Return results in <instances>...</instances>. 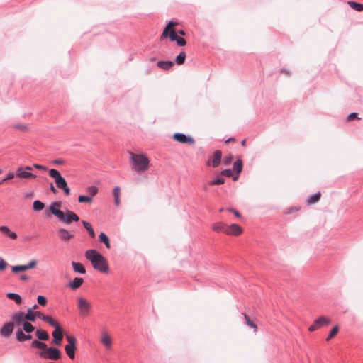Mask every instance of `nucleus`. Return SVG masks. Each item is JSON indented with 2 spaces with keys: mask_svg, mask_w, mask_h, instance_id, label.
Returning a JSON list of instances; mask_svg holds the SVG:
<instances>
[{
  "mask_svg": "<svg viewBox=\"0 0 363 363\" xmlns=\"http://www.w3.org/2000/svg\"><path fill=\"white\" fill-rule=\"evenodd\" d=\"M120 192L121 189L119 186H115L113 189V196L114 197V203L116 206H118L121 203L120 201Z\"/></svg>",
  "mask_w": 363,
  "mask_h": 363,
  "instance_id": "c85d7f7f",
  "label": "nucleus"
},
{
  "mask_svg": "<svg viewBox=\"0 0 363 363\" xmlns=\"http://www.w3.org/2000/svg\"><path fill=\"white\" fill-rule=\"evenodd\" d=\"M7 266V262L3 258H0V271L5 270Z\"/></svg>",
  "mask_w": 363,
  "mask_h": 363,
  "instance_id": "09e8293b",
  "label": "nucleus"
},
{
  "mask_svg": "<svg viewBox=\"0 0 363 363\" xmlns=\"http://www.w3.org/2000/svg\"><path fill=\"white\" fill-rule=\"evenodd\" d=\"M51 326L55 328V330L52 333L53 337L52 343L60 346L62 344L63 338L62 329L61 328L60 323L55 320H54L53 325Z\"/></svg>",
  "mask_w": 363,
  "mask_h": 363,
  "instance_id": "423d86ee",
  "label": "nucleus"
},
{
  "mask_svg": "<svg viewBox=\"0 0 363 363\" xmlns=\"http://www.w3.org/2000/svg\"><path fill=\"white\" fill-rule=\"evenodd\" d=\"M227 226L228 225L223 222H217L213 225L212 229L215 232L224 233L226 234Z\"/></svg>",
  "mask_w": 363,
  "mask_h": 363,
  "instance_id": "412c9836",
  "label": "nucleus"
},
{
  "mask_svg": "<svg viewBox=\"0 0 363 363\" xmlns=\"http://www.w3.org/2000/svg\"><path fill=\"white\" fill-rule=\"evenodd\" d=\"M38 308V306L37 304H34L31 308H33V309H37Z\"/></svg>",
  "mask_w": 363,
  "mask_h": 363,
  "instance_id": "774afa93",
  "label": "nucleus"
},
{
  "mask_svg": "<svg viewBox=\"0 0 363 363\" xmlns=\"http://www.w3.org/2000/svg\"><path fill=\"white\" fill-rule=\"evenodd\" d=\"M29 279V277L26 275V274H23L20 277V279L22 280V281H26Z\"/></svg>",
  "mask_w": 363,
  "mask_h": 363,
  "instance_id": "052dcab7",
  "label": "nucleus"
},
{
  "mask_svg": "<svg viewBox=\"0 0 363 363\" xmlns=\"http://www.w3.org/2000/svg\"><path fill=\"white\" fill-rule=\"evenodd\" d=\"M14 324L13 322L5 323L0 329V335L4 337H9L13 333Z\"/></svg>",
  "mask_w": 363,
  "mask_h": 363,
  "instance_id": "f8f14e48",
  "label": "nucleus"
},
{
  "mask_svg": "<svg viewBox=\"0 0 363 363\" xmlns=\"http://www.w3.org/2000/svg\"><path fill=\"white\" fill-rule=\"evenodd\" d=\"M185 58H186V53L184 51H182L177 57H176V59H175V61L178 64V65H182L184 64V61H185Z\"/></svg>",
  "mask_w": 363,
  "mask_h": 363,
  "instance_id": "58836bf2",
  "label": "nucleus"
},
{
  "mask_svg": "<svg viewBox=\"0 0 363 363\" xmlns=\"http://www.w3.org/2000/svg\"><path fill=\"white\" fill-rule=\"evenodd\" d=\"M281 72L285 73L286 74H289V71L286 70V69H282Z\"/></svg>",
  "mask_w": 363,
  "mask_h": 363,
  "instance_id": "69168bd1",
  "label": "nucleus"
},
{
  "mask_svg": "<svg viewBox=\"0 0 363 363\" xmlns=\"http://www.w3.org/2000/svg\"><path fill=\"white\" fill-rule=\"evenodd\" d=\"M65 352H66L67 356L71 359H74L75 358V351L77 350L76 346L65 345Z\"/></svg>",
  "mask_w": 363,
  "mask_h": 363,
  "instance_id": "cd10ccee",
  "label": "nucleus"
},
{
  "mask_svg": "<svg viewBox=\"0 0 363 363\" xmlns=\"http://www.w3.org/2000/svg\"><path fill=\"white\" fill-rule=\"evenodd\" d=\"M33 167L37 169H40V170H44V171L47 170V167L45 166L38 164H34Z\"/></svg>",
  "mask_w": 363,
  "mask_h": 363,
  "instance_id": "6e6d98bb",
  "label": "nucleus"
},
{
  "mask_svg": "<svg viewBox=\"0 0 363 363\" xmlns=\"http://www.w3.org/2000/svg\"><path fill=\"white\" fill-rule=\"evenodd\" d=\"M348 4L350 6L357 11H363V4H360L356 1H348Z\"/></svg>",
  "mask_w": 363,
  "mask_h": 363,
  "instance_id": "f704fd0d",
  "label": "nucleus"
},
{
  "mask_svg": "<svg viewBox=\"0 0 363 363\" xmlns=\"http://www.w3.org/2000/svg\"><path fill=\"white\" fill-rule=\"evenodd\" d=\"M221 158H222V152L220 150H216L213 152L212 160H208L206 162V165L212 166L214 168L218 167L220 164Z\"/></svg>",
  "mask_w": 363,
  "mask_h": 363,
  "instance_id": "9b49d317",
  "label": "nucleus"
},
{
  "mask_svg": "<svg viewBox=\"0 0 363 363\" xmlns=\"http://www.w3.org/2000/svg\"><path fill=\"white\" fill-rule=\"evenodd\" d=\"M244 316H245V321H246V324L250 327H252V328H254L255 330L257 328V325L256 324H255L250 318V317L246 315V314H243Z\"/></svg>",
  "mask_w": 363,
  "mask_h": 363,
  "instance_id": "a18cd8bd",
  "label": "nucleus"
},
{
  "mask_svg": "<svg viewBox=\"0 0 363 363\" xmlns=\"http://www.w3.org/2000/svg\"><path fill=\"white\" fill-rule=\"evenodd\" d=\"M347 121H352V120H354L355 118H358L357 117V113H350L348 116H347Z\"/></svg>",
  "mask_w": 363,
  "mask_h": 363,
  "instance_id": "864d4df0",
  "label": "nucleus"
},
{
  "mask_svg": "<svg viewBox=\"0 0 363 363\" xmlns=\"http://www.w3.org/2000/svg\"><path fill=\"white\" fill-rule=\"evenodd\" d=\"M34 315L35 316V318L38 317L40 320L48 323L50 325H53L54 324L55 319L48 315H45L40 311H34Z\"/></svg>",
  "mask_w": 363,
  "mask_h": 363,
  "instance_id": "f3484780",
  "label": "nucleus"
},
{
  "mask_svg": "<svg viewBox=\"0 0 363 363\" xmlns=\"http://www.w3.org/2000/svg\"><path fill=\"white\" fill-rule=\"evenodd\" d=\"M92 201V198L86 195H79L78 197V201L79 203H89Z\"/></svg>",
  "mask_w": 363,
  "mask_h": 363,
  "instance_id": "a19ab883",
  "label": "nucleus"
},
{
  "mask_svg": "<svg viewBox=\"0 0 363 363\" xmlns=\"http://www.w3.org/2000/svg\"><path fill=\"white\" fill-rule=\"evenodd\" d=\"M235 139L234 138H228V140H226L225 143L226 144H228V143H230V142H232V141H235Z\"/></svg>",
  "mask_w": 363,
  "mask_h": 363,
  "instance_id": "680f3d73",
  "label": "nucleus"
},
{
  "mask_svg": "<svg viewBox=\"0 0 363 363\" xmlns=\"http://www.w3.org/2000/svg\"><path fill=\"white\" fill-rule=\"evenodd\" d=\"M62 190L64 191V193H65V194L66 196L69 195V194H70V189H69V187L67 185H66L65 187H63L62 189Z\"/></svg>",
  "mask_w": 363,
  "mask_h": 363,
  "instance_id": "13d9d810",
  "label": "nucleus"
},
{
  "mask_svg": "<svg viewBox=\"0 0 363 363\" xmlns=\"http://www.w3.org/2000/svg\"><path fill=\"white\" fill-rule=\"evenodd\" d=\"M44 207H45L44 203L39 200L34 201V202L33 203V210L36 211H40L43 210L44 208Z\"/></svg>",
  "mask_w": 363,
  "mask_h": 363,
  "instance_id": "4c0bfd02",
  "label": "nucleus"
},
{
  "mask_svg": "<svg viewBox=\"0 0 363 363\" xmlns=\"http://www.w3.org/2000/svg\"><path fill=\"white\" fill-rule=\"evenodd\" d=\"M0 231L11 239L14 240L17 238V234L15 232H12L7 226H0Z\"/></svg>",
  "mask_w": 363,
  "mask_h": 363,
  "instance_id": "a878e982",
  "label": "nucleus"
},
{
  "mask_svg": "<svg viewBox=\"0 0 363 363\" xmlns=\"http://www.w3.org/2000/svg\"><path fill=\"white\" fill-rule=\"evenodd\" d=\"M50 189L54 194H56L57 192V189H55V187L54 186V185L52 183L50 184Z\"/></svg>",
  "mask_w": 363,
  "mask_h": 363,
  "instance_id": "bf43d9fd",
  "label": "nucleus"
},
{
  "mask_svg": "<svg viewBox=\"0 0 363 363\" xmlns=\"http://www.w3.org/2000/svg\"><path fill=\"white\" fill-rule=\"evenodd\" d=\"M58 233L60 239L64 240H69L74 238V234L71 233L69 230L65 228H60Z\"/></svg>",
  "mask_w": 363,
  "mask_h": 363,
  "instance_id": "b1692460",
  "label": "nucleus"
},
{
  "mask_svg": "<svg viewBox=\"0 0 363 363\" xmlns=\"http://www.w3.org/2000/svg\"><path fill=\"white\" fill-rule=\"evenodd\" d=\"M23 331L26 333H30L35 330V327L28 321L23 323Z\"/></svg>",
  "mask_w": 363,
  "mask_h": 363,
  "instance_id": "c9c22d12",
  "label": "nucleus"
},
{
  "mask_svg": "<svg viewBox=\"0 0 363 363\" xmlns=\"http://www.w3.org/2000/svg\"><path fill=\"white\" fill-rule=\"evenodd\" d=\"M49 175L50 177L55 179V182L57 188L62 189L67 185L65 179L62 177L60 172L55 169H50L49 170Z\"/></svg>",
  "mask_w": 363,
  "mask_h": 363,
  "instance_id": "0eeeda50",
  "label": "nucleus"
},
{
  "mask_svg": "<svg viewBox=\"0 0 363 363\" xmlns=\"http://www.w3.org/2000/svg\"><path fill=\"white\" fill-rule=\"evenodd\" d=\"M66 339L68 342V344L67 345L76 346L77 340L74 336L67 335Z\"/></svg>",
  "mask_w": 363,
  "mask_h": 363,
  "instance_id": "37998d69",
  "label": "nucleus"
},
{
  "mask_svg": "<svg viewBox=\"0 0 363 363\" xmlns=\"http://www.w3.org/2000/svg\"><path fill=\"white\" fill-rule=\"evenodd\" d=\"M23 318H25L26 321L35 322V316L34 315V311H33V308H28L27 310V313L24 314Z\"/></svg>",
  "mask_w": 363,
  "mask_h": 363,
  "instance_id": "473e14b6",
  "label": "nucleus"
},
{
  "mask_svg": "<svg viewBox=\"0 0 363 363\" xmlns=\"http://www.w3.org/2000/svg\"><path fill=\"white\" fill-rule=\"evenodd\" d=\"M38 303L42 306H45L47 303V298L42 295H39L37 298Z\"/></svg>",
  "mask_w": 363,
  "mask_h": 363,
  "instance_id": "c03bdc74",
  "label": "nucleus"
},
{
  "mask_svg": "<svg viewBox=\"0 0 363 363\" xmlns=\"http://www.w3.org/2000/svg\"><path fill=\"white\" fill-rule=\"evenodd\" d=\"M320 199V193L317 192L314 194L311 195L307 199V203L308 205L314 204L318 202Z\"/></svg>",
  "mask_w": 363,
  "mask_h": 363,
  "instance_id": "2f4dec72",
  "label": "nucleus"
},
{
  "mask_svg": "<svg viewBox=\"0 0 363 363\" xmlns=\"http://www.w3.org/2000/svg\"><path fill=\"white\" fill-rule=\"evenodd\" d=\"M77 302L79 315L83 318L89 316L91 310V303L82 297L77 298Z\"/></svg>",
  "mask_w": 363,
  "mask_h": 363,
  "instance_id": "39448f33",
  "label": "nucleus"
},
{
  "mask_svg": "<svg viewBox=\"0 0 363 363\" xmlns=\"http://www.w3.org/2000/svg\"><path fill=\"white\" fill-rule=\"evenodd\" d=\"M16 176L19 178H35L36 177L35 174L31 173L30 172H27L22 167L17 169V170L16 172Z\"/></svg>",
  "mask_w": 363,
  "mask_h": 363,
  "instance_id": "dca6fc26",
  "label": "nucleus"
},
{
  "mask_svg": "<svg viewBox=\"0 0 363 363\" xmlns=\"http://www.w3.org/2000/svg\"><path fill=\"white\" fill-rule=\"evenodd\" d=\"M32 338H33V336L30 334H29V333L25 334L24 331H23V330H21V329H18L16 331V339L18 342H23L26 340H31Z\"/></svg>",
  "mask_w": 363,
  "mask_h": 363,
  "instance_id": "2eb2a0df",
  "label": "nucleus"
},
{
  "mask_svg": "<svg viewBox=\"0 0 363 363\" xmlns=\"http://www.w3.org/2000/svg\"><path fill=\"white\" fill-rule=\"evenodd\" d=\"M25 169V170H26L27 172H30V170H32V167L30 166H26L25 167H23Z\"/></svg>",
  "mask_w": 363,
  "mask_h": 363,
  "instance_id": "0e129e2a",
  "label": "nucleus"
},
{
  "mask_svg": "<svg viewBox=\"0 0 363 363\" xmlns=\"http://www.w3.org/2000/svg\"><path fill=\"white\" fill-rule=\"evenodd\" d=\"M14 128H16L17 129H19V130H26L27 129L26 125H23V124L14 125Z\"/></svg>",
  "mask_w": 363,
  "mask_h": 363,
  "instance_id": "4d7b16f0",
  "label": "nucleus"
},
{
  "mask_svg": "<svg viewBox=\"0 0 363 363\" xmlns=\"http://www.w3.org/2000/svg\"><path fill=\"white\" fill-rule=\"evenodd\" d=\"M225 183V179L223 177H218L209 181L210 185H219Z\"/></svg>",
  "mask_w": 363,
  "mask_h": 363,
  "instance_id": "ea45409f",
  "label": "nucleus"
},
{
  "mask_svg": "<svg viewBox=\"0 0 363 363\" xmlns=\"http://www.w3.org/2000/svg\"><path fill=\"white\" fill-rule=\"evenodd\" d=\"M242 232V228L235 223L227 226L226 235L238 236Z\"/></svg>",
  "mask_w": 363,
  "mask_h": 363,
  "instance_id": "4468645a",
  "label": "nucleus"
},
{
  "mask_svg": "<svg viewBox=\"0 0 363 363\" xmlns=\"http://www.w3.org/2000/svg\"><path fill=\"white\" fill-rule=\"evenodd\" d=\"M169 38L171 41H175L179 46H185L186 44V40L180 36H178L174 29L170 30Z\"/></svg>",
  "mask_w": 363,
  "mask_h": 363,
  "instance_id": "ddd939ff",
  "label": "nucleus"
},
{
  "mask_svg": "<svg viewBox=\"0 0 363 363\" xmlns=\"http://www.w3.org/2000/svg\"><path fill=\"white\" fill-rule=\"evenodd\" d=\"M241 145H242V146H245V145H246V140H243L241 142Z\"/></svg>",
  "mask_w": 363,
  "mask_h": 363,
  "instance_id": "338daca9",
  "label": "nucleus"
},
{
  "mask_svg": "<svg viewBox=\"0 0 363 363\" xmlns=\"http://www.w3.org/2000/svg\"><path fill=\"white\" fill-rule=\"evenodd\" d=\"M220 174L225 177H233V170L230 169H225L220 172Z\"/></svg>",
  "mask_w": 363,
  "mask_h": 363,
  "instance_id": "49530a36",
  "label": "nucleus"
},
{
  "mask_svg": "<svg viewBox=\"0 0 363 363\" xmlns=\"http://www.w3.org/2000/svg\"><path fill=\"white\" fill-rule=\"evenodd\" d=\"M65 161L62 159H55L52 161V164H63Z\"/></svg>",
  "mask_w": 363,
  "mask_h": 363,
  "instance_id": "5fc2aeb1",
  "label": "nucleus"
},
{
  "mask_svg": "<svg viewBox=\"0 0 363 363\" xmlns=\"http://www.w3.org/2000/svg\"><path fill=\"white\" fill-rule=\"evenodd\" d=\"M82 223L84 228L89 232L90 237L92 238H95V233L91 225L89 222L85 220H82Z\"/></svg>",
  "mask_w": 363,
  "mask_h": 363,
  "instance_id": "72a5a7b5",
  "label": "nucleus"
},
{
  "mask_svg": "<svg viewBox=\"0 0 363 363\" xmlns=\"http://www.w3.org/2000/svg\"><path fill=\"white\" fill-rule=\"evenodd\" d=\"M36 264H37V260L32 259L27 264L16 265V266L11 267V271L13 273H18L21 272H24L26 270L33 268Z\"/></svg>",
  "mask_w": 363,
  "mask_h": 363,
  "instance_id": "9d476101",
  "label": "nucleus"
},
{
  "mask_svg": "<svg viewBox=\"0 0 363 363\" xmlns=\"http://www.w3.org/2000/svg\"><path fill=\"white\" fill-rule=\"evenodd\" d=\"M30 346L33 348L43 349V351L38 352L39 356L43 359L55 361L61 358L62 352L60 349L54 347H47V345L43 342L34 340L32 341Z\"/></svg>",
  "mask_w": 363,
  "mask_h": 363,
  "instance_id": "f03ea898",
  "label": "nucleus"
},
{
  "mask_svg": "<svg viewBox=\"0 0 363 363\" xmlns=\"http://www.w3.org/2000/svg\"><path fill=\"white\" fill-rule=\"evenodd\" d=\"M227 210L228 211L233 213L237 218H241L240 213L236 209L229 208Z\"/></svg>",
  "mask_w": 363,
  "mask_h": 363,
  "instance_id": "3c124183",
  "label": "nucleus"
},
{
  "mask_svg": "<svg viewBox=\"0 0 363 363\" xmlns=\"http://www.w3.org/2000/svg\"><path fill=\"white\" fill-rule=\"evenodd\" d=\"M330 323V319H329L326 317H324V316H320L314 320L313 324L310 325V327L308 328V330L310 332H313V331L316 330L318 328L323 327V326H326V325H329Z\"/></svg>",
  "mask_w": 363,
  "mask_h": 363,
  "instance_id": "1a4fd4ad",
  "label": "nucleus"
},
{
  "mask_svg": "<svg viewBox=\"0 0 363 363\" xmlns=\"http://www.w3.org/2000/svg\"><path fill=\"white\" fill-rule=\"evenodd\" d=\"M233 160V156L231 155H229L228 156H225L224 157V164L225 165H228L231 163Z\"/></svg>",
  "mask_w": 363,
  "mask_h": 363,
  "instance_id": "603ef678",
  "label": "nucleus"
},
{
  "mask_svg": "<svg viewBox=\"0 0 363 363\" xmlns=\"http://www.w3.org/2000/svg\"><path fill=\"white\" fill-rule=\"evenodd\" d=\"M15 176H16V173L9 172L6 174V176L2 180H1V181L2 184H3L4 182H5L7 180L12 179L13 178H14Z\"/></svg>",
  "mask_w": 363,
  "mask_h": 363,
  "instance_id": "de8ad7c7",
  "label": "nucleus"
},
{
  "mask_svg": "<svg viewBox=\"0 0 363 363\" xmlns=\"http://www.w3.org/2000/svg\"><path fill=\"white\" fill-rule=\"evenodd\" d=\"M177 25V22H174L173 21H170L167 24L166 27L163 30V32L160 36V40H162L164 38L169 36V33H170V30L173 29L172 27Z\"/></svg>",
  "mask_w": 363,
  "mask_h": 363,
  "instance_id": "4be33fe9",
  "label": "nucleus"
},
{
  "mask_svg": "<svg viewBox=\"0 0 363 363\" xmlns=\"http://www.w3.org/2000/svg\"><path fill=\"white\" fill-rule=\"evenodd\" d=\"M86 258L89 260L94 269L107 273L108 264L105 257L95 249L87 250L85 252Z\"/></svg>",
  "mask_w": 363,
  "mask_h": 363,
  "instance_id": "f257e3e1",
  "label": "nucleus"
},
{
  "mask_svg": "<svg viewBox=\"0 0 363 363\" xmlns=\"http://www.w3.org/2000/svg\"><path fill=\"white\" fill-rule=\"evenodd\" d=\"M99 239L100 242H103L106 245L107 249L111 248L109 238L104 232H101L99 235Z\"/></svg>",
  "mask_w": 363,
  "mask_h": 363,
  "instance_id": "7c9ffc66",
  "label": "nucleus"
},
{
  "mask_svg": "<svg viewBox=\"0 0 363 363\" xmlns=\"http://www.w3.org/2000/svg\"><path fill=\"white\" fill-rule=\"evenodd\" d=\"M60 206V202H55L49 207L50 212L56 216L60 221L66 224H70L72 221L78 222L79 220V217L74 212L67 209L66 213H65L56 207H59Z\"/></svg>",
  "mask_w": 363,
  "mask_h": 363,
  "instance_id": "7ed1b4c3",
  "label": "nucleus"
},
{
  "mask_svg": "<svg viewBox=\"0 0 363 363\" xmlns=\"http://www.w3.org/2000/svg\"><path fill=\"white\" fill-rule=\"evenodd\" d=\"M233 170L236 172L237 175L233 177V180L235 181L238 178V175L242 170V161L238 158L233 164Z\"/></svg>",
  "mask_w": 363,
  "mask_h": 363,
  "instance_id": "aec40b11",
  "label": "nucleus"
},
{
  "mask_svg": "<svg viewBox=\"0 0 363 363\" xmlns=\"http://www.w3.org/2000/svg\"><path fill=\"white\" fill-rule=\"evenodd\" d=\"M24 313L22 311L17 312L11 317V320L13 323H15L16 325H22L23 323L26 322L25 318H23Z\"/></svg>",
  "mask_w": 363,
  "mask_h": 363,
  "instance_id": "6ab92c4d",
  "label": "nucleus"
},
{
  "mask_svg": "<svg viewBox=\"0 0 363 363\" xmlns=\"http://www.w3.org/2000/svg\"><path fill=\"white\" fill-rule=\"evenodd\" d=\"M101 342L104 346L109 348L111 345L112 341L111 337L107 334H104L101 337Z\"/></svg>",
  "mask_w": 363,
  "mask_h": 363,
  "instance_id": "e433bc0d",
  "label": "nucleus"
},
{
  "mask_svg": "<svg viewBox=\"0 0 363 363\" xmlns=\"http://www.w3.org/2000/svg\"><path fill=\"white\" fill-rule=\"evenodd\" d=\"M130 162L133 170L138 172H145L149 169L150 160L145 154H130Z\"/></svg>",
  "mask_w": 363,
  "mask_h": 363,
  "instance_id": "20e7f679",
  "label": "nucleus"
},
{
  "mask_svg": "<svg viewBox=\"0 0 363 363\" xmlns=\"http://www.w3.org/2000/svg\"><path fill=\"white\" fill-rule=\"evenodd\" d=\"M177 33H179V35H185V34H186V33H185V32H184V30H179L177 31Z\"/></svg>",
  "mask_w": 363,
  "mask_h": 363,
  "instance_id": "e2e57ef3",
  "label": "nucleus"
},
{
  "mask_svg": "<svg viewBox=\"0 0 363 363\" xmlns=\"http://www.w3.org/2000/svg\"><path fill=\"white\" fill-rule=\"evenodd\" d=\"M72 266L74 272L82 274H84L86 273V269L82 263L72 262Z\"/></svg>",
  "mask_w": 363,
  "mask_h": 363,
  "instance_id": "393cba45",
  "label": "nucleus"
},
{
  "mask_svg": "<svg viewBox=\"0 0 363 363\" xmlns=\"http://www.w3.org/2000/svg\"><path fill=\"white\" fill-rule=\"evenodd\" d=\"M6 296L9 299L13 300L16 304H21L22 302L21 296L16 293L9 292L7 293Z\"/></svg>",
  "mask_w": 363,
  "mask_h": 363,
  "instance_id": "c756f323",
  "label": "nucleus"
},
{
  "mask_svg": "<svg viewBox=\"0 0 363 363\" xmlns=\"http://www.w3.org/2000/svg\"><path fill=\"white\" fill-rule=\"evenodd\" d=\"M89 191L91 194V195L94 196L98 192V188L95 186H91L89 187Z\"/></svg>",
  "mask_w": 363,
  "mask_h": 363,
  "instance_id": "8fccbe9b",
  "label": "nucleus"
},
{
  "mask_svg": "<svg viewBox=\"0 0 363 363\" xmlns=\"http://www.w3.org/2000/svg\"><path fill=\"white\" fill-rule=\"evenodd\" d=\"M172 138L177 142L182 144L194 145L195 140L193 137L182 133H175L172 135Z\"/></svg>",
  "mask_w": 363,
  "mask_h": 363,
  "instance_id": "6e6552de",
  "label": "nucleus"
},
{
  "mask_svg": "<svg viewBox=\"0 0 363 363\" xmlns=\"http://www.w3.org/2000/svg\"><path fill=\"white\" fill-rule=\"evenodd\" d=\"M158 67L163 69L164 70H169L174 65V62L172 61L167 60V61H158L157 63Z\"/></svg>",
  "mask_w": 363,
  "mask_h": 363,
  "instance_id": "bb28decb",
  "label": "nucleus"
},
{
  "mask_svg": "<svg viewBox=\"0 0 363 363\" xmlns=\"http://www.w3.org/2000/svg\"><path fill=\"white\" fill-rule=\"evenodd\" d=\"M84 283V279L82 277H75L68 284V286L73 291L78 289Z\"/></svg>",
  "mask_w": 363,
  "mask_h": 363,
  "instance_id": "a211bd4d",
  "label": "nucleus"
},
{
  "mask_svg": "<svg viewBox=\"0 0 363 363\" xmlns=\"http://www.w3.org/2000/svg\"><path fill=\"white\" fill-rule=\"evenodd\" d=\"M338 330H339V328L337 325L333 327L332 328V330H330L328 336L326 338V341H329L330 339H332L335 335H336V334L338 332Z\"/></svg>",
  "mask_w": 363,
  "mask_h": 363,
  "instance_id": "79ce46f5",
  "label": "nucleus"
},
{
  "mask_svg": "<svg viewBox=\"0 0 363 363\" xmlns=\"http://www.w3.org/2000/svg\"><path fill=\"white\" fill-rule=\"evenodd\" d=\"M35 335L38 339V341L43 342V341H47L49 340L50 336L47 331L41 330V329H37L35 331Z\"/></svg>",
  "mask_w": 363,
  "mask_h": 363,
  "instance_id": "5701e85b",
  "label": "nucleus"
}]
</instances>
